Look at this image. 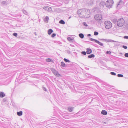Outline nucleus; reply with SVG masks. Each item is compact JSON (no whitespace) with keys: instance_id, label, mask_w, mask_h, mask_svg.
<instances>
[{"instance_id":"nucleus-1","label":"nucleus","mask_w":128,"mask_h":128,"mask_svg":"<svg viewBox=\"0 0 128 128\" xmlns=\"http://www.w3.org/2000/svg\"><path fill=\"white\" fill-rule=\"evenodd\" d=\"M80 18H86L90 17V12L89 10L84 8L78 10L77 12Z\"/></svg>"},{"instance_id":"nucleus-2","label":"nucleus","mask_w":128,"mask_h":128,"mask_svg":"<svg viewBox=\"0 0 128 128\" xmlns=\"http://www.w3.org/2000/svg\"><path fill=\"white\" fill-rule=\"evenodd\" d=\"M94 18L97 22H98L99 24L101 25L102 24V20L103 19L102 16L100 14H97L95 15Z\"/></svg>"},{"instance_id":"nucleus-3","label":"nucleus","mask_w":128,"mask_h":128,"mask_svg":"<svg viewBox=\"0 0 128 128\" xmlns=\"http://www.w3.org/2000/svg\"><path fill=\"white\" fill-rule=\"evenodd\" d=\"M104 24L106 28L108 29L110 28L112 26V24L110 21H106L104 22Z\"/></svg>"},{"instance_id":"nucleus-4","label":"nucleus","mask_w":128,"mask_h":128,"mask_svg":"<svg viewBox=\"0 0 128 128\" xmlns=\"http://www.w3.org/2000/svg\"><path fill=\"white\" fill-rule=\"evenodd\" d=\"M124 21L123 18L119 19L117 21V24L118 26L119 27H121L124 24Z\"/></svg>"},{"instance_id":"nucleus-5","label":"nucleus","mask_w":128,"mask_h":128,"mask_svg":"<svg viewBox=\"0 0 128 128\" xmlns=\"http://www.w3.org/2000/svg\"><path fill=\"white\" fill-rule=\"evenodd\" d=\"M114 3L112 0H108L106 2L105 5L107 7L111 8Z\"/></svg>"},{"instance_id":"nucleus-6","label":"nucleus","mask_w":128,"mask_h":128,"mask_svg":"<svg viewBox=\"0 0 128 128\" xmlns=\"http://www.w3.org/2000/svg\"><path fill=\"white\" fill-rule=\"evenodd\" d=\"M90 39L91 41L95 42L96 43L98 44L99 45L101 46H103V44L102 43L100 42L98 40H96L92 38H90Z\"/></svg>"},{"instance_id":"nucleus-7","label":"nucleus","mask_w":128,"mask_h":128,"mask_svg":"<svg viewBox=\"0 0 128 128\" xmlns=\"http://www.w3.org/2000/svg\"><path fill=\"white\" fill-rule=\"evenodd\" d=\"M99 40H103L104 41V42H114L116 41L114 40H107L106 39H105L104 38H102V39H99Z\"/></svg>"},{"instance_id":"nucleus-8","label":"nucleus","mask_w":128,"mask_h":128,"mask_svg":"<svg viewBox=\"0 0 128 128\" xmlns=\"http://www.w3.org/2000/svg\"><path fill=\"white\" fill-rule=\"evenodd\" d=\"M105 5V2L104 1H102L100 3V6L102 8H103Z\"/></svg>"},{"instance_id":"nucleus-9","label":"nucleus","mask_w":128,"mask_h":128,"mask_svg":"<svg viewBox=\"0 0 128 128\" xmlns=\"http://www.w3.org/2000/svg\"><path fill=\"white\" fill-rule=\"evenodd\" d=\"M92 52L91 50L89 48H87L86 49V52L88 54H90Z\"/></svg>"},{"instance_id":"nucleus-10","label":"nucleus","mask_w":128,"mask_h":128,"mask_svg":"<svg viewBox=\"0 0 128 128\" xmlns=\"http://www.w3.org/2000/svg\"><path fill=\"white\" fill-rule=\"evenodd\" d=\"M101 113L102 114L105 115L107 114V112L106 110H103L102 111Z\"/></svg>"},{"instance_id":"nucleus-11","label":"nucleus","mask_w":128,"mask_h":128,"mask_svg":"<svg viewBox=\"0 0 128 128\" xmlns=\"http://www.w3.org/2000/svg\"><path fill=\"white\" fill-rule=\"evenodd\" d=\"M53 32L52 30V29L48 30V34L50 35Z\"/></svg>"},{"instance_id":"nucleus-12","label":"nucleus","mask_w":128,"mask_h":128,"mask_svg":"<svg viewBox=\"0 0 128 128\" xmlns=\"http://www.w3.org/2000/svg\"><path fill=\"white\" fill-rule=\"evenodd\" d=\"M5 96V95L4 93L2 92H0V97L3 98Z\"/></svg>"},{"instance_id":"nucleus-13","label":"nucleus","mask_w":128,"mask_h":128,"mask_svg":"<svg viewBox=\"0 0 128 128\" xmlns=\"http://www.w3.org/2000/svg\"><path fill=\"white\" fill-rule=\"evenodd\" d=\"M68 109L69 112H72L74 108L69 106L68 107Z\"/></svg>"},{"instance_id":"nucleus-14","label":"nucleus","mask_w":128,"mask_h":128,"mask_svg":"<svg viewBox=\"0 0 128 128\" xmlns=\"http://www.w3.org/2000/svg\"><path fill=\"white\" fill-rule=\"evenodd\" d=\"M22 111H20V112H17V114L19 116H22Z\"/></svg>"},{"instance_id":"nucleus-15","label":"nucleus","mask_w":128,"mask_h":128,"mask_svg":"<svg viewBox=\"0 0 128 128\" xmlns=\"http://www.w3.org/2000/svg\"><path fill=\"white\" fill-rule=\"evenodd\" d=\"M95 56L93 54H92L90 55H89L88 56V58H94V57Z\"/></svg>"},{"instance_id":"nucleus-16","label":"nucleus","mask_w":128,"mask_h":128,"mask_svg":"<svg viewBox=\"0 0 128 128\" xmlns=\"http://www.w3.org/2000/svg\"><path fill=\"white\" fill-rule=\"evenodd\" d=\"M1 4L3 6H5L6 5L7 3L6 1H3L2 2Z\"/></svg>"},{"instance_id":"nucleus-17","label":"nucleus","mask_w":128,"mask_h":128,"mask_svg":"<svg viewBox=\"0 0 128 128\" xmlns=\"http://www.w3.org/2000/svg\"><path fill=\"white\" fill-rule=\"evenodd\" d=\"M61 66L63 67H64L66 66V65L63 62H61Z\"/></svg>"},{"instance_id":"nucleus-18","label":"nucleus","mask_w":128,"mask_h":128,"mask_svg":"<svg viewBox=\"0 0 128 128\" xmlns=\"http://www.w3.org/2000/svg\"><path fill=\"white\" fill-rule=\"evenodd\" d=\"M59 23L62 24H65V22L64 20H61L59 21Z\"/></svg>"},{"instance_id":"nucleus-19","label":"nucleus","mask_w":128,"mask_h":128,"mask_svg":"<svg viewBox=\"0 0 128 128\" xmlns=\"http://www.w3.org/2000/svg\"><path fill=\"white\" fill-rule=\"evenodd\" d=\"M79 36L80 38H84V35L82 33H80L79 34Z\"/></svg>"},{"instance_id":"nucleus-20","label":"nucleus","mask_w":128,"mask_h":128,"mask_svg":"<svg viewBox=\"0 0 128 128\" xmlns=\"http://www.w3.org/2000/svg\"><path fill=\"white\" fill-rule=\"evenodd\" d=\"M58 77L59 78H61L62 76L60 74H59L58 72L56 71V77Z\"/></svg>"},{"instance_id":"nucleus-21","label":"nucleus","mask_w":128,"mask_h":128,"mask_svg":"<svg viewBox=\"0 0 128 128\" xmlns=\"http://www.w3.org/2000/svg\"><path fill=\"white\" fill-rule=\"evenodd\" d=\"M52 72L55 75H56V70L54 69H52Z\"/></svg>"},{"instance_id":"nucleus-22","label":"nucleus","mask_w":128,"mask_h":128,"mask_svg":"<svg viewBox=\"0 0 128 128\" xmlns=\"http://www.w3.org/2000/svg\"><path fill=\"white\" fill-rule=\"evenodd\" d=\"M64 62H70V60L66 58H64Z\"/></svg>"},{"instance_id":"nucleus-23","label":"nucleus","mask_w":128,"mask_h":128,"mask_svg":"<svg viewBox=\"0 0 128 128\" xmlns=\"http://www.w3.org/2000/svg\"><path fill=\"white\" fill-rule=\"evenodd\" d=\"M67 39L69 41H71L73 40V39L70 37H68L67 38Z\"/></svg>"},{"instance_id":"nucleus-24","label":"nucleus","mask_w":128,"mask_h":128,"mask_svg":"<svg viewBox=\"0 0 128 128\" xmlns=\"http://www.w3.org/2000/svg\"><path fill=\"white\" fill-rule=\"evenodd\" d=\"M52 60L50 58H47L46 60V61L47 62H49L52 61Z\"/></svg>"},{"instance_id":"nucleus-25","label":"nucleus","mask_w":128,"mask_h":128,"mask_svg":"<svg viewBox=\"0 0 128 128\" xmlns=\"http://www.w3.org/2000/svg\"><path fill=\"white\" fill-rule=\"evenodd\" d=\"M23 12L24 14H25L27 15L28 14V12L26 11V10H23Z\"/></svg>"},{"instance_id":"nucleus-26","label":"nucleus","mask_w":128,"mask_h":128,"mask_svg":"<svg viewBox=\"0 0 128 128\" xmlns=\"http://www.w3.org/2000/svg\"><path fill=\"white\" fill-rule=\"evenodd\" d=\"M117 76L119 77H123V75L121 74H118Z\"/></svg>"},{"instance_id":"nucleus-27","label":"nucleus","mask_w":128,"mask_h":128,"mask_svg":"<svg viewBox=\"0 0 128 128\" xmlns=\"http://www.w3.org/2000/svg\"><path fill=\"white\" fill-rule=\"evenodd\" d=\"M110 74L112 75L113 76H115L116 74V73L114 72H110Z\"/></svg>"},{"instance_id":"nucleus-28","label":"nucleus","mask_w":128,"mask_h":128,"mask_svg":"<svg viewBox=\"0 0 128 128\" xmlns=\"http://www.w3.org/2000/svg\"><path fill=\"white\" fill-rule=\"evenodd\" d=\"M49 6H44L43 7V8L45 10H48V7Z\"/></svg>"},{"instance_id":"nucleus-29","label":"nucleus","mask_w":128,"mask_h":128,"mask_svg":"<svg viewBox=\"0 0 128 128\" xmlns=\"http://www.w3.org/2000/svg\"><path fill=\"white\" fill-rule=\"evenodd\" d=\"M98 34V32H96L95 31L94 32V34L95 36H97Z\"/></svg>"},{"instance_id":"nucleus-30","label":"nucleus","mask_w":128,"mask_h":128,"mask_svg":"<svg viewBox=\"0 0 128 128\" xmlns=\"http://www.w3.org/2000/svg\"><path fill=\"white\" fill-rule=\"evenodd\" d=\"M86 52L85 51H82L81 52V53L83 54L86 55Z\"/></svg>"},{"instance_id":"nucleus-31","label":"nucleus","mask_w":128,"mask_h":128,"mask_svg":"<svg viewBox=\"0 0 128 128\" xmlns=\"http://www.w3.org/2000/svg\"><path fill=\"white\" fill-rule=\"evenodd\" d=\"M48 10H47V11H50L52 9H51V7H48Z\"/></svg>"},{"instance_id":"nucleus-32","label":"nucleus","mask_w":128,"mask_h":128,"mask_svg":"<svg viewBox=\"0 0 128 128\" xmlns=\"http://www.w3.org/2000/svg\"><path fill=\"white\" fill-rule=\"evenodd\" d=\"M13 35L16 36V37L17 36H18V34L17 33H13Z\"/></svg>"},{"instance_id":"nucleus-33","label":"nucleus","mask_w":128,"mask_h":128,"mask_svg":"<svg viewBox=\"0 0 128 128\" xmlns=\"http://www.w3.org/2000/svg\"><path fill=\"white\" fill-rule=\"evenodd\" d=\"M56 34L54 33V34H52V35L51 37L52 38H53L54 37L56 36Z\"/></svg>"},{"instance_id":"nucleus-34","label":"nucleus","mask_w":128,"mask_h":128,"mask_svg":"<svg viewBox=\"0 0 128 128\" xmlns=\"http://www.w3.org/2000/svg\"><path fill=\"white\" fill-rule=\"evenodd\" d=\"M83 25L84 26H88V25L85 22H83Z\"/></svg>"},{"instance_id":"nucleus-35","label":"nucleus","mask_w":128,"mask_h":128,"mask_svg":"<svg viewBox=\"0 0 128 128\" xmlns=\"http://www.w3.org/2000/svg\"><path fill=\"white\" fill-rule=\"evenodd\" d=\"M49 19V18L48 16H46L45 18V21H47Z\"/></svg>"},{"instance_id":"nucleus-36","label":"nucleus","mask_w":128,"mask_h":128,"mask_svg":"<svg viewBox=\"0 0 128 128\" xmlns=\"http://www.w3.org/2000/svg\"><path fill=\"white\" fill-rule=\"evenodd\" d=\"M111 53V52L110 51H107L106 52V53L107 54H110Z\"/></svg>"},{"instance_id":"nucleus-37","label":"nucleus","mask_w":128,"mask_h":128,"mask_svg":"<svg viewBox=\"0 0 128 128\" xmlns=\"http://www.w3.org/2000/svg\"><path fill=\"white\" fill-rule=\"evenodd\" d=\"M122 47L125 49H126L127 48V47L126 46L123 45L122 46Z\"/></svg>"},{"instance_id":"nucleus-38","label":"nucleus","mask_w":128,"mask_h":128,"mask_svg":"<svg viewBox=\"0 0 128 128\" xmlns=\"http://www.w3.org/2000/svg\"><path fill=\"white\" fill-rule=\"evenodd\" d=\"M124 56L126 57H128V53H126L124 55Z\"/></svg>"},{"instance_id":"nucleus-39","label":"nucleus","mask_w":128,"mask_h":128,"mask_svg":"<svg viewBox=\"0 0 128 128\" xmlns=\"http://www.w3.org/2000/svg\"><path fill=\"white\" fill-rule=\"evenodd\" d=\"M91 2L90 4H93L94 3V0H90Z\"/></svg>"},{"instance_id":"nucleus-40","label":"nucleus","mask_w":128,"mask_h":128,"mask_svg":"<svg viewBox=\"0 0 128 128\" xmlns=\"http://www.w3.org/2000/svg\"><path fill=\"white\" fill-rule=\"evenodd\" d=\"M113 22L114 23H116L117 22V20L116 19H114L113 20Z\"/></svg>"},{"instance_id":"nucleus-41","label":"nucleus","mask_w":128,"mask_h":128,"mask_svg":"<svg viewBox=\"0 0 128 128\" xmlns=\"http://www.w3.org/2000/svg\"><path fill=\"white\" fill-rule=\"evenodd\" d=\"M58 43V44H62V43L60 42L59 41H56V43Z\"/></svg>"},{"instance_id":"nucleus-42","label":"nucleus","mask_w":128,"mask_h":128,"mask_svg":"<svg viewBox=\"0 0 128 128\" xmlns=\"http://www.w3.org/2000/svg\"><path fill=\"white\" fill-rule=\"evenodd\" d=\"M124 39H128V36H124Z\"/></svg>"},{"instance_id":"nucleus-43","label":"nucleus","mask_w":128,"mask_h":128,"mask_svg":"<svg viewBox=\"0 0 128 128\" xmlns=\"http://www.w3.org/2000/svg\"><path fill=\"white\" fill-rule=\"evenodd\" d=\"M43 88V90H44L45 91H46V88H45L43 87V88Z\"/></svg>"},{"instance_id":"nucleus-44","label":"nucleus","mask_w":128,"mask_h":128,"mask_svg":"<svg viewBox=\"0 0 128 128\" xmlns=\"http://www.w3.org/2000/svg\"><path fill=\"white\" fill-rule=\"evenodd\" d=\"M6 101V100L5 99H4L3 100V101L4 102H5Z\"/></svg>"},{"instance_id":"nucleus-45","label":"nucleus","mask_w":128,"mask_h":128,"mask_svg":"<svg viewBox=\"0 0 128 128\" xmlns=\"http://www.w3.org/2000/svg\"><path fill=\"white\" fill-rule=\"evenodd\" d=\"M91 36V34H88L87 35L88 36Z\"/></svg>"},{"instance_id":"nucleus-46","label":"nucleus","mask_w":128,"mask_h":128,"mask_svg":"<svg viewBox=\"0 0 128 128\" xmlns=\"http://www.w3.org/2000/svg\"><path fill=\"white\" fill-rule=\"evenodd\" d=\"M68 53L70 54V51H68Z\"/></svg>"},{"instance_id":"nucleus-47","label":"nucleus","mask_w":128,"mask_h":128,"mask_svg":"<svg viewBox=\"0 0 128 128\" xmlns=\"http://www.w3.org/2000/svg\"><path fill=\"white\" fill-rule=\"evenodd\" d=\"M57 4H58V3H56V6L58 5H57Z\"/></svg>"},{"instance_id":"nucleus-48","label":"nucleus","mask_w":128,"mask_h":128,"mask_svg":"<svg viewBox=\"0 0 128 128\" xmlns=\"http://www.w3.org/2000/svg\"><path fill=\"white\" fill-rule=\"evenodd\" d=\"M58 9H56V11L57 10H58Z\"/></svg>"},{"instance_id":"nucleus-49","label":"nucleus","mask_w":128,"mask_h":128,"mask_svg":"<svg viewBox=\"0 0 128 128\" xmlns=\"http://www.w3.org/2000/svg\"><path fill=\"white\" fill-rule=\"evenodd\" d=\"M58 31H60V30H59Z\"/></svg>"},{"instance_id":"nucleus-50","label":"nucleus","mask_w":128,"mask_h":128,"mask_svg":"<svg viewBox=\"0 0 128 128\" xmlns=\"http://www.w3.org/2000/svg\"><path fill=\"white\" fill-rule=\"evenodd\" d=\"M72 114V113H71V114Z\"/></svg>"}]
</instances>
